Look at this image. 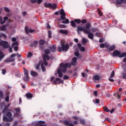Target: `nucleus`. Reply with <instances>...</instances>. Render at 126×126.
Listing matches in <instances>:
<instances>
[{"label": "nucleus", "mask_w": 126, "mask_h": 126, "mask_svg": "<svg viewBox=\"0 0 126 126\" xmlns=\"http://www.w3.org/2000/svg\"><path fill=\"white\" fill-rule=\"evenodd\" d=\"M60 67L57 70V73L59 77H63V73L66 72V68H70V65L68 63H61L60 64Z\"/></svg>", "instance_id": "nucleus-1"}, {"label": "nucleus", "mask_w": 126, "mask_h": 126, "mask_svg": "<svg viewBox=\"0 0 126 126\" xmlns=\"http://www.w3.org/2000/svg\"><path fill=\"white\" fill-rule=\"evenodd\" d=\"M12 110L9 109V111L3 113V119L5 122H12L13 121V118L12 117V113H11Z\"/></svg>", "instance_id": "nucleus-2"}, {"label": "nucleus", "mask_w": 126, "mask_h": 126, "mask_svg": "<svg viewBox=\"0 0 126 126\" xmlns=\"http://www.w3.org/2000/svg\"><path fill=\"white\" fill-rule=\"evenodd\" d=\"M61 46L58 47V50L60 53L63 51V52H67L69 49V45L67 44H64L62 41L60 42Z\"/></svg>", "instance_id": "nucleus-3"}, {"label": "nucleus", "mask_w": 126, "mask_h": 126, "mask_svg": "<svg viewBox=\"0 0 126 126\" xmlns=\"http://www.w3.org/2000/svg\"><path fill=\"white\" fill-rule=\"evenodd\" d=\"M91 28V23H87L85 25V27L82 28L81 26H78L77 29L78 31H84V32L85 33V31H88V29H90Z\"/></svg>", "instance_id": "nucleus-4"}, {"label": "nucleus", "mask_w": 126, "mask_h": 126, "mask_svg": "<svg viewBox=\"0 0 126 126\" xmlns=\"http://www.w3.org/2000/svg\"><path fill=\"white\" fill-rule=\"evenodd\" d=\"M0 46H1L3 49H8V48L10 47V44H9L8 41L0 39Z\"/></svg>", "instance_id": "nucleus-5"}, {"label": "nucleus", "mask_w": 126, "mask_h": 126, "mask_svg": "<svg viewBox=\"0 0 126 126\" xmlns=\"http://www.w3.org/2000/svg\"><path fill=\"white\" fill-rule=\"evenodd\" d=\"M24 72L25 76L23 78V80L26 81V82H27L30 79V77H29V72L28 71V70L26 69V68H24Z\"/></svg>", "instance_id": "nucleus-6"}, {"label": "nucleus", "mask_w": 126, "mask_h": 126, "mask_svg": "<svg viewBox=\"0 0 126 126\" xmlns=\"http://www.w3.org/2000/svg\"><path fill=\"white\" fill-rule=\"evenodd\" d=\"M14 111L16 112V113H14V117H17L20 116V112H21V110L20 109V108L17 107L14 108Z\"/></svg>", "instance_id": "nucleus-7"}, {"label": "nucleus", "mask_w": 126, "mask_h": 126, "mask_svg": "<svg viewBox=\"0 0 126 126\" xmlns=\"http://www.w3.org/2000/svg\"><path fill=\"white\" fill-rule=\"evenodd\" d=\"M85 33L88 34V37L89 39H91V40H92L94 38V35H93V33L91 32V30L90 29L88 30V31H85Z\"/></svg>", "instance_id": "nucleus-8"}, {"label": "nucleus", "mask_w": 126, "mask_h": 126, "mask_svg": "<svg viewBox=\"0 0 126 126\" xmlns=\"http://www.w3.org/2000/svg\"><path fill=\"white\" fill-rule=\"evenodd\" d=\"M60 14L61 15L60 18L62 20H65V12H64V10H63V9H61L60 10Z\"/></svg>", "instance_id": "nucleus-9"}, {"label": "nucleus", "mask_w": 126, "mask_h": 126, "mask_svg": "<svg viewBox=\"0 0 126 126\" xmlns=\"http://www.w3.org/2000/svg\"><path fill=\"white\" fill-rule=\"evenodd\" d=\"M42 58L43 59V63L45 66H47V65H48V62H47V61L50 60V57H48L46 55H42Z\"/></svg>", "instance_id": "nucleus-10"}, {"label": "nucleus", "mask_w": 126, "mask_h": 126, "mask_svg": "<svg viewBox=\"0 0 126 126\" xmlns=\"http://www.w3.org/2000/svg\"><path fill=\"white\" fill-rule=\"evenodd\" d=\"M76 62H77V58L76 57H74L72 59V62L71 63H68L70 65V67H71V65H76Z\"/></svg>", "instance_id": "nucleus-11"}, {"label": "nucleus", "mask_w": 126, "mask_h": 126, "mask_svg": "<svg viewBox=\"0 0 126 126\" xmlns=\"http://www.w3.org/2000/svg\"><path fill=\"white\" fill-rule=\"evenodd\" d=\"M58 81V84H60L62 83V84L63 83V81L61 80L59 78H56L55 80H53V84H57V82Z\"/></svg>", "instance_id": "nucleus-12"}, {"label": "nucleus", "mask_w": 126, "mask_h": 126, "mask_svg": "<svg viewBox=\"0 0 126 126\" xmlns=\"http://www.w3.org/2000/svg\"><path fill=\"white\" fill-rule=\"evenodd\" d=\"M49 49L51 52L52 53H55L57 51V47L56 46V45L54 44L51 46H50L49 47Z\"/></svg>", "instance_id": "nucleus-13"}, {"label": "nucleus", "mask_w": 126, "mask_h": 126, "mask_svg": "<svg viewBox=\"0 0 126 126\" xmlns=\"http://www.w3.org/2000/svg\"><path fill=\"white\" fill-rule=\"evenodd\" d=\"M121 55V52L118 50H115L113 52L112 56L113 57H119L120 58V56Z\"/></svg>", "instance_id": "nucleus-14"}, {"label": "nucleus", "mask_w": 126, "mask_h": 126, "mask_svg": "<svg viewBox=\"0 0 126 126\" xmlns=\"http://www.w3.org/2000/svg\"><path fill=\"white\" fill-rule=\"evenodd\" d=\"M15 62V58H10L4 60L5 63H14Z\"/></svg>", "instance_id": "nucleus-15"}, {"label": "nucleus", "mask_w": 126, "mask_h": 126, "mask_svg": "<svg viewBox=\"0 0 126 126\" xmlns=\"http://www.w3.org/2000/svg\"><path fill=\"white\" fill-rule=\"evenodd\" d=\"M59 33L64 34V35H67V34H68V31L66 30H59Z\"/></svg>", "instance_id": "nucleus-16"}, {"label": "nucleus", "mask_w": 126, "mask_h": 126, "mask_svg": "<svg viewBox=\"0 0 126 126\" xmlns=\"http://www.w3.org/2000/svg\"><path fill=\"white\" fill-rule=\"evenodd\" d=\"M50 53H51V50H50L49 49H45L44 50L45 54H43V56H46L47 57H50V56H49L48 55H50Z\"/></svg>", "instance_id": "nucleus-17"}, {"label": "nucleus", "mask_w": 126, "mask_h": 126, "mask_svg": "<svg viewBox=\"0 0 126 126\" xmlns=\"http://www.w3.org/2000/svg\"><path fill=\"white\" fill-rule=\"evenodd\" d=\"M117 4H122V3H126V0H117L116 1Z\"/></svg>", "instance_id": "nucleus-18"}, {"label": "nucleus", "mask_w": 126, "mask_h": 126, "mask_svg": "<svg viewBox=\"0 0 126 126\" xmlns=\"http://www.w3.org/2000/svg\"><path fill=\"white\" fill-rule=\"evenodd\" d=\"M45 121H40L38 122L37 125V126H47V125L44 124V125H42L43 124H45Z\"/></svg>", "instance_id": "nucleus-19"}, {"label": "nucleus", "mask_w": 126, "mask_h": 126, "mask_svg": "<svg viewBox=\"0 0 126 126\" xmlns=\"http://www.w3.org/2000/svg\"><path fill=\"white\" fill-rule=\"evenodd\" d=\"M30 73H31V75H32V76H33V77L38 76V73L34 71H31Z\"/></svg>", "instance_id": "nucleus-20"}, {"label": "nucleus", "mask_w": 126, "mask_h": 126, "mask_svg": "<svg viewBox=\"0 0 126 126\" xmlns=\"http://www.w3.org/2000/svg\"><path fill=\"white\" fill-rule=\"evenodd\" d=\"M8 26V25H3V26H1V31H6V27Z\"/></svg>", "instance_id": "nucleus-21"}, {"label": "nucleus", "mask_w": 126, "mask_h": 126, "mask_svg": "<svg viewBox=\"0 0 126 126\" xmlns=\"http://www.w3.org/2000/svg\"><path fill=\"white\" fill-rule=\"evenodd\" d=\"M26 96L27 97V98L31 99V98L33 97V94H32L30 93H28L26 94Z\"/></svg>", "instance_id": "nucleus-22"}, {"label": "nucleus", "mask_w": 126, "mask_h": 126, "mask_svg": "<svg viewBox=\"0 0 126 126\" xmlns=\"http://www.w3.org/2000/svg\"><path fill=\"white\" fill-rule=\"evenodd\" d=\"M37 45H38V41L35 40L33 42V43H31V46L32 47H36Z\"/></svg>", "instance_id": "nucleus-23"}, {"label": "nucleus", "mask_w": 126, "mask_h": 126, "mask_svg": "<svg viewBox=\"0 0 126 126\" xmlns=\"http://www.w3.org/2000/svg\"><path fill=\"white\" fill-rule=\"evenodd\" d=\"M8 111H9V109H8V107H7L6 106H5L3 110L2 111V113L3 114H5L6 112H7Z\"/></svg>", "instance_id": "nucleus-24"}, {"label": "nucleus", "mask_w": 126, "mask_h": 126, "mask_svg": "<svg viewBox=\"0 0 126 126\" xmlns=\"http://www.w3.org/2000/svg\"><path fill=\"white\" fill-rule=\"evenodd\" d=\"M70 23L71 24V26H72V27H74V28H75V27H76V24H75L74 21H70Z\"/></svg>", "instance_id": "nucleus-25"}, {"label": "nucleus", "mask_w": 126, "mask_h": 126, "mask_svg": "<svg viewBox=\"0 0 126 126\" xmlns=\"http://www.w3.org/2000/svg\"><path fill=\"white\" fill-rule=\"evenodd\" d=\"M100 79V76L98 75H96L93 77L94 80H99Z\"/></svg>", "instance_id": "nucleus-26"}, {"label": "nucleus", "mask_w": 126, "mask_h": 126, "mask_svg": "<svg viewBox=\"0 0 126 126\" xmlns=\"http://www.w3.org/2000/svg\"><path fill=\"white\" fill-rule=\"evenodd\" d=\"M45 7H48V8H51V6H52V3H45Z\"/></svg>", "instance_id": "nucleus-27"}, {"label": "nucleus", "mask_w": 126, "mask_h": 126, "mask_svg": "<svg viewBox=\"0 0 126 126\" xmlns=\"http://www.w3.org/2000/svg\"><path fill=\"white\" fill-rule=\"evenodd\" d=\"M57 7V4L54 3V4H51V6L50 7V8H52V9H56Z\"/></svg>", "instance_id": "nucleus-28"}, {"label": "nucleus", "mask_w": 126, "mask_h": 126, "mask_svg": "<svg viewBox=\"0 0 126 126\" xmlns=\"http://www.w3.org/2000/svg\"><path fill=\"white\" fill-rule=\"evenodd\" d=\"M74 21L75 23H77V24H80V23H81V20L79 19H76L74 20Z\"/></svg>", "instance_id": "nucleus-29"}, {"label": "nucleus", "mask_w": 126, "mask_h": 126, "mask_svg": "<svg viewBox=\"0 0 126 126\" xmlns=\"http://www.w3.org/2000/svg\"><path fill=\"white\" fill-rule=\"evenodd\" d=\"M46 41L44 40L40 39L39 41V44L40 45H45Z\"/></svg>", "instance_id": "nucleus-30"}, {"label": "nucleus", "mask_w": 126, "mask_h": 126, "mask_svg": "<svg viewBox=\"0 0 126 126\" xmlns=\"http://www.w3.org/2000/svg\"><path fill=\"white\" fill-rule=\"evenodd\" d=\"M3 55V53H2V52L0 50V61H1V59H3V58L4 57V55Z\"/></svg>", "instance_id": "nucleus-31"}, {"label": "nucleus", "mask_w": 126, "mask_h": 126, "mask_svg": "<svg viewBox=\"0 0 126 126\" xmlns=\"http://www.w3.org/2000/svg\"><path fill=\"white\" fill-rule=\"evenodd\" d=\"M126 57V52H124L122 54L120 53V55H119V58H125Z\"/></svg>", "instance_id": "nucleus-32"}, {"label": "nucleus", "mask_w": 126, "mask_h": 126, "mask_svg": "<svg viewBox=\"0 0 126 126\" xmlns=\"http://www.w3.org/2000/svg\"><path fill=\"white\" fill-rule=\"evenodd\" d=\"M62 23H63V24H68L69 23V20L67 19L65 20V21H63Z\"/></svg>", "instance_id": "nucleus-33"}, {"label": "nucleus", "mask_w": 126, "mask_h": 126, "mask_svg": "<svg viewBox=\"0 0 126 126\" xmlns=\"http://www.w3.org/2000/svg\"><path fill=\"white\" fill-rule=\"evenodd\" d=\"M81 23H82V24H85V23L87 24V20H86V19H82L81 20Z\"/></svg>", "instance_id": "nucleus-34"}, {"label": "nucleus", "mask_w": 126, "mask_h": 126, "mask_svg": "<svg viewBox=\"0 0 126 126\" xmlns=\"http://www.w3.org/2000/svg\"><path fill=\"white\" fill-rule=\"evenodd\" d=\"M114 49H116V46L115 45H112V46H111L109 48V51H113V50Z\"/></svg>", "instance_id": "nucleus-35"}, {"label": "nucleus", "mask_w": 126, "mask_h": 126, "mask_svg": "<svg viewBox=\"0 0 126 126\" xmlns=\"http://www.w3.org/2000/svg\"><path fill=\"white\" fill-rule=\"evenodd\" d=\"M74 55L76 57H77V58H81V56H80V54H79V52H75Z\"/></svg>", "instance_id": "nucleus-36"}, {"label": "nucleus", "mask_w": 126, "mask_h": 126, "mask_svg": "<svg viewBox=\"0 0 126 126\" xmlns=\"http://www.w3.org/2000/svg\"><path fill=\"white\" fill-rule=\"evenodd\" d=\"M48 38H52V31L49 30L48 31Z\"/></svg>", "instance_id": "nucleus-37"}, {"label": "nucleus", "mask_w": 126, "mask_h": 126, "mask_svg": "<svg viewBox=\"0 0 126 126\" xmlns=\"http://www.w3.org/2000/svg\"><path fill=\"white\" fill-rule=\"evenodd\" d=\"M63 124L65 125V126H68V125H69V122H68V121H66V120H64L63 121Z\"/></svg>", "instance_id": "nucleus-38"}, {"label": "nucleus", "mask_w": 126, "mask_h": 126, "mask_svg": "<svg viewBox=\"0 0 126 126\" xmlns=\"http://www.w3.org/2000/svg\"><path fill=\"white\" fill-rule=\"evenodd\" d=\"M98 30V29L96 28H93L91 29V32L93 33H95V32H96V31H97Z\"/></svg>", "instance_id": "nucleus-39"}, {"label": "nucleus", "mask_w": 126, "mask_h": 126, "mask_svg": "<svg viewBox=\"0 0 126 126\" xmlns=\"http://www.w3.org/2000/svg\"><path fill=\"white\" fill-rule=\"evenodd\" d=\"M29 28H28V27H26L25 28V32L26 33V34H29Z\"/></svg>", "instance_id": "nucleus-40"}, {"label": "nucleus", "mask_w": 126, "mask_h": 126, "mask_svg": "<svg viewBox=\"0 0 126 126\" xmlns=\"http://www.w3.org/2000/svg\"><path fill=\"white\" fill-rule=\"evenodd\" d=\"M41 69L43 72H45V71H46V68L45 67V66H44L43 64H41Z\"/></svg>", "instance_id": "nucleus-41"}, {"label": "nucleus", "mask_w": 126, "mask_h": 126, "mask_svg": "<svg viewBox=\"0 0 126 126\" xmlns=\"http://www.w3.org/2000/svg\"><path fill=\"white\" fill-rule=\"evenodd\" d=\"M33 56V54L32 53V52H29L28 53V56H27V58H31V57H32Z\"/></svg>", "instance_id": "nucleus-42"}, {"label": "nucleus", "mask_w": 126, "mask_h": 126, "mask_svg": "<svg viewBox=\"0 0 126 126\" xmlns=\"http://www.w3.org/2000/svg\"><path fill=\"white\" fill-rule=\"evenodd\" d=\"M80 123L82 124V125H85V120L84 119H80Z\"/></svg>", "instance_id": "nucleus-43"}, {"label": "nucleus", "mask_w": 126, "mask_h": 126, "mask_svg": "<svg viewBox=\"0 0 126 126\" xmlns=\"http://www.w3.org/2000/svg\"><path fill=\"white\" fill-rule=\"evenodd\" d=\"M14 46H18V42L15 41V42H13L12 44V47H13Z\"/></svg>", "instance_id": "nucleus-44"}, {"label": "nucleus", "mask_w": 126, "mask_h": 126, "mask_svg": "<svg viewBox=\"0 0 126 126\" xmlns=\"http://www.w3.org/2000/svg\"><path fill=\"white\" fill-rule=\"evenodd\" d=\"M4 9L6 12H10V10L6 7H4Z\"/></svg>", "instance_id": "nucleus-45"}, {"label": "nucleus", "mask_w": 126, "mask_h": 126, "mask_svg": "<svg viewBox=\"0 0 126 126\" xmlns=\"http://www.w3.org/2000/svg\"><path fill=\"white\" fill-rule=\"evenodd\" d=\"M103 110L104 112H110V110L109 109H108V108H107V107L105 106L103 108Z\"/></svg>", "instance_id": "nucleus-46"}, {"label": "nucleus", "mask_w": 126, "mask_h": 126, "mask_svg": "<svg viewBox=\"0 0 126 126\" xmlns=\"http://www.w3.org/2000/svg\"><path fill=\"white\" fill-rule=\"evenodd\" d=\"M115 76V71H112L111 74H110V77L111 78H113Z\"/></svg>", "instance_id": "nucleus-47"}, {"label": "nucleus", "mask_w": 126, "mask_h": 126, "mask_svg": "<svg viewBox=\"0 0 126 126\" xmlns=\"http://www.w3.org/2000/svg\"><path fill=\"white\" fill-rule=\"evenodd\" d=\"M122 75L123 76V78H124V79H126V73L123 72L122 73Z\"/></svg>", "instance_id": "nucleus-48"}, {"label": "nucleus", "mask_w": 126, "mask_h": 126, "mask_svg": "<svg viewBox=\"0 0 126 126\" xmlns=\"http://www.w3.org/2000/svg\"><path fill=\"white\" fill-rule=\"evenodd\" d=\"M1 37H4L5 39L7 38V36H6V34L5 33H1Z\"/></svg>", "instance_id": "nucleus-49"}, {"label": "nucleus", "mask_w": 126, "mask_h": 126, "mask_svg": "<svg viewBox=\"0 0 126 126\" xmlns=\"http://www.w3.org/2000/svg\"><path fill=\"white\" fill-rule=\"evenodd\" d=\"M5 101L7 102H9V96H6V97L5 98Z\"/></svg>", "instance_id": "nucleus-50"}, {"label": "nucleus", "mask_w": 126, "mask_h": 126, "mask_svg": "<svg viewBox=\"0 0 126 126\" xmlns=\"http://www.w3.org/2000/svg\"><path fill=\"white\" fill-rule=\"evenodd\" d=\"M0 98H1V99H2V98H3V93H2V92L0 91Z\"/></svg>", "instance_id": "nucleus-51"}, {"label": "nucleus", "mask_w": 126, "mask_h": 126, "mask_svg": "<svg viewBox=\"0 0 126 126\" xmlns=\"http://www.w3.org/2000/svg\"><path fill=\"white\" fill-rule=\"evenodd\" d=\"M68 78H69V77L68 76H67V75H64V76H63V79H64V80H67V79H68Z\"/></svg>", "instance_id": "nucleus-52"}, {"label": "nucleus", "mask_w": 126, "mask_h": 126, "mask_svg": "<svg viewBox=\"0 0 126 126\" xmlns=\"http://www.w3.org/2000/svg\"><path fill=\"white\" fill-rule=\"evenodd\" d=\"M80 50L81 52H85V48H84V47H81Z\"/></svg>", "instance_id": "nucleus-53"}, {"label": "nucleus", "mask_w": 126, "mask_h": 126, "mask_svg": "<svg viewBox=\"0 0 126 126\" xmlns=\"http://www.w3.org/2000/svg\"><path fill=\"white\" fill-rule=\"evenodd\" d=\"M82 42H83V43L86 44V43H87V39H86L85 38H83L82 39Z\"/></svg>", "instance_id": "nucleus-54"}, {"label": "nucleus", "mask_w": 126, "mask_h": 126, "mask_svg": "<svg viewBox=\"0 0 126 126\" xmlns=\"http://www.w3.org/2000/svg\"><path fill=\"white\" fill-rule=\"evenodd\" d=\"M33 32H35V30H32L31 29H30L29 30V33H33Z\"/></svg>", "instance_id": "nucleus-55"}, {"label": "nucleus", "mask_w": 126, "mask_h": 126, "mask_svg": "<svg viewBox=\"0 0 126 126\" xmlns=\"http://www.w3.org/2000/svg\"><path fill=\"white\" fill-rule=\"evenodd\" d=\"M14 50L16 51L17 52L18 51V47L17 46H14Z\"/></svg>", "instance_id": "nucleus-56"}, {"label": "nucleus", "mask_w": 126, "mask_h": 126, "mask_svg": "<svg viewBox=\"0 0 126 126\" xmlns=\"http://www.w3.org/2000/svg\"><path fill=\"white\" fill-rule=\"evenodd\" d=\"M99 43H103V42H104V38H100L99 40Z\"/></svg>", "instance_id": "nucleus-57"}, {"label": "nucleus", "mask_w": 126, "mask_h": 126, "mask_svg": "<svg viewBox=\"0 0 126 126\" xmlns=\"http://www.w3.org/2000/svg\"><path fill=\"white\" fill-rule=\"evenodd\" d=\"M95 103H96V104H99V103H100V99H95Z\"/></svg>", "instance_id": "nucleus-58"}, {"label": "nucleus", "mask_w": 126, "mask_h": 126, "mask_svg": "<svg viewBox=\"0 0 126 126\" xmlns=\"http://www.w3.org/2000/svg\"><path fill=\"white\" fill-rule=\"evenodd\" d=\"M105 47V44L104 43H101L100 44V48H104Z\"/></svg>", "instance_id": "nucleus-59"}, {"label": "nucleus", "mask_w": 126, "mask_h": 126, "mask_svg": "<svg viewBox=\"0 0 126 126\" xmlns=\"http://www.w3.org/2000/svg\"><path fill=\"white\" fill-rule=\"evenodd\" d=\"M72 119H73V120H78L79 118L77 116H73L72 117Z\"/></svg>", "instance_id": "nucleus-60"}, {"label": "nucleus", "mask_w": 126, "mask_h": 126, "mask_svg": "<svg viewBox=\"0 0 126 126\" xmlns=\"http://www.w3.org/2000/svg\"><path fill=\"white\" fill-rule=\"evenodd\" d=\"M14 57H16V54H12L11 56H10V58H14Z\"/></svg>", "instance_id": "nucleus-61"}, {"label": "nucleus", "mask_w": 126, "mask_h": 126, "mask_svg": "<svg viewBox=\"0 0 126 126\" xmlns=\"http://www.w3.org/2000/svg\"><path fill=\"white\" fill-rule=\"evenodd\" d=\"M2 74H5V73H6V70H5V69H2Z\"/></svg>", "instance_id": "nucleus-62"}, {"label": "nucleus", "mask_w": 126, "mask_h": 126, "mask_svg": "<svg viewBox=\"0 0 126 126\" xmlns=\"http://www.w3.org/2000/svg\"><path fill=\"white\" fill-rule=\"evenodd\" d=\"M8 51L10 52V53H12V48H11V47H9L8 48Z\"/></svg>", "instance_id": "nucleus-63"}, {"label": "nucleus", "mask_w": 126, "mask_h": 126, "mask_svg": "<svg viewBox=\"0 0 126 126\" xmlns=\"http://www.w3.org/2000/svg\"><path fill=\"white\" fill-rule=\"evenodd\" d=\"M10 126V123H7L5 124V125H4V126Z\"/></svg>", "instance_id": "nucleus-64"}]
</instances>
